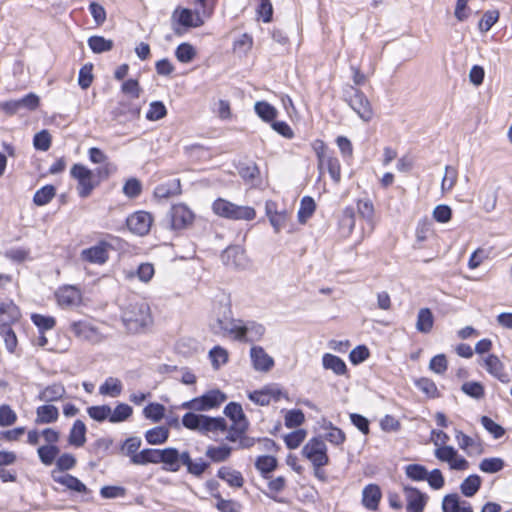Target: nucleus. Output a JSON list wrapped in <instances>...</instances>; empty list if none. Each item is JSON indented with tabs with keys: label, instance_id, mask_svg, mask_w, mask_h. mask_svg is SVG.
Returning a JSON list of instances; mask_svg holds the SVG:
<instances>
[{
	"label": "nucleus",
	"instance_id": "obj_1",
	"mask_svg": "<svg viewBox=\"0 0 512 512\" xmlns=\"http://www.w3.org/2000/svg\"><path fill=\"white\" fill-rule=\"evenodd\" d=\"M242 322L243 320L233 317L230 305L225 304L214 308L209 328L214 335L229 337L238 341L242 335Z\"/></svg>",
	"mask_w": 512,
	"mask_h": 512
},
{
	"label": "nucleus",
	"instance_id": "obj_2",
	"mask_svg": "<svg viewBox=\"0 0 512 512\" xmlns=\"http://www.w3.org/2000/svg\"><path fill=\"white\" fill-rule=\"evenodd\" d=\"M121 317L126 329L132 333H139L153 323L150 306L145 300L129 302Z\"/></svg>",
	"mask_w": 512,
	"mask_h": 512
},
{
	"label": "nucleus",
	"instance_id": "obj_3",
	"mask_svg": "<svg viewBox=\"0 0 512 512\" xmlns=\"http://www.w3.org/2000/svg\"><path fill=\"white\" fill-rule=\"evenodd\" d=\"M212 211L217 216L229 220L251 221L256 217L253 207L237 205L223 198H218L213 202Z\"/></svg>",
	"mask_w": 512,
	"mask_h": 512
},
{
	"label": "nucleus",
	"instance_id": "obj_4",
	"mask_svg": "<svg viewBox=\"0 0 512 512\" xmlns=\"http://www.w3.org/2000/svg\"><path fill=\"white\" fill-rule=\"evenodd\" d=\"M344 100L361 120L364 122L372 120L373 108L367 96L360 89L348 86L344 91Z\"/></svg>",
	"mask_w": 512,
	"mask_h": 512
},
{
	"label": "nucleus",
	"instance_id": "obj_5",
	"mask_svg": "<svg viewBox=\"0 0 512 512\" xmlns=\"http://www.w3.org/2000/svg\"><path fill=\"white\" fill-rule=\"evenodd\" d=\"M224 414L233 422L228 429L226 439L230 442H236L248 429V420L246 419L241 405L236 402L227 404L224 409Z\"/></svg>",
	"mask_w": 512,
	"mask_h": 512
},
{
	"label": "nucleus",
	"instance_id": "obj_6",
	"mask_svg": "<svg viewBox=\"0 0 512 512\" xmlns=\"http://www.w3.org/2000/svg\"><path fill=\"white\" fill-rule=\"evenodd\" d=\"M70 174L78 182L77 191L81 198H87L99 184V180L95 179L94 172L82 164H74Z\"/></svg>",
	"mask_w": 512,
	"mask_h": 512
},
{
	"label": "nucleus",
	"instance_id": "obj_7",
	"mask_svg": "<svg viewBox=\"0 0 512 512\" xmlns=\"http://www.w3.org/2000/svg\"><path fill=\"white\" fill-rule=\"evenodd\" d=\"M226 395L218 389L210 390L200 397L184 402L182 407L194 411H208L226 401Z\"/></svg>",
	"mask_w": 512,
	"mask_h": 512
},
{
	"label": "nucleus",
	"instance_id": "obj_8",
	"mask_svg": "<svg viewBox=\"0 0 512 512\" xmlns=\"http://www.w3.org/2000/svg\"><path fill=\"white\" fill-rule=\"evenodd\" d=\"M302 454L312 462L314 468H321L329 462L326 444L322 439L317 437L310 439L304 445Z\"/></svg>",
	"mask_w": 512,
	"mask_h": 512
},
{
	"label": "nucleus",
	"instance_id": "obj_9",
	"mask_svg": "<svg viewBox=\"0 0 512 512\" xmlns=\"http://www.w3.org/2000/svg\"><path fill=\"white\" fill-rule=\"evenodd\" d=\"M434 456L441 462L448 464L451 470L465 471L469 468V462L450 445H441L434 450Z\"/></svg>",
	"mask_w": 512,
	"mask_h": 512
},
{
	"label": "nucleus",
	"instance_id": "obj_10",
	"mask_svg": "<svg viewBox=\"0 0 512 512\" xmlns=\"http://www.w3.org/2000/svg\"><path fill=\"white\" fill-rule=\"evenodd\" d=\"M193 219L194 214L184 204L173 205L166 216L167 226L173 230L186 228Z\"/></svg>",
	"mask_w": 512,
	"mask_h": 512
},
{
	"label": "nucleus",
	"instance_id": "obj_11",
	"mask_svg": "<svg viewBox=\"0 0 512 512\" xmlns=\"http://www.w3.org/2000/svg\"><path fill=\"white\" fill-rule=\"evenodd\" d=\"M38 106L39 97L34 93H29L20 99L0 103V109L10 116L22 110L34 111Z\"/></svg>",
	"mask_w": 512,
	"mask_h": 512
},
{
	"label": "nucleus",
	"instance_id": "obj_12",
	"mask_svg": "<svg viewBox=\"0 0 512 512\" xmlns=\"http://www.w3.org/2000/svg\"><path fill=\"white\" fill-rule=\"evenodd\" d=\"M249 399L257 405L267 406L271 401H279L282 397H287L278 384H269L255 390L248 395Z\"/></svg>",
	"mask_w": 512,
	"mask_h": 512
},
{
	"label": "nucleus",
	"instance_id": "obj_13",
	"mask_svg": "<svg viewBox=\"0 0 512 512\" xmlns=\"http://www.w3.org/2000/svg\"><path fill=\"white\" fill-rule=\"evenodd\" d=\"M488 374L499 380L501 383L507 384L511 381L510 375L505 370L504 363L495 354H488L482 358L481 364Z\"/></svg>",
	"mask_w": 512,
	"mask_h": 512
},
{
	"label": "nucleus",
	"instance_id": "obj_14",
	"mask_svg": "<svg viewBox=\"0 0 512 512\" xmlns=\"http://www.w3.org/2000/svg\"><path fill=\"white\" fill-rule=\"evenodd\" d=\"M205 19L196 8L194 11L188 8H177L172 14V20L186 28L201 27Z\"/></svg>",
	"mask_w": 512,
	"mask_h": 512
},
{
	"label": "nucleus",
	"instance_id": "obj_15",
	"mask_svg": "<svg viewBox=\"0 0 512 512\" xmlns=\"http://www.w3.org/2000/svg\"><path fill=\"white\" fill-rule=\"evenodd\" d=\"M153 217L149 212L137 211L127 218V227L134 234L146 235L151 228Z\"/></svg>",
	"mask_w": 512,
	"mask_h": 512
},
{
	"label": "nucleus",
	"instance_id": "obj_16",
	"mask_svg": "<svg viewBox=\"0 0 512 512\" xmlns=\"http://www.w3.org/2000/svg\"><path fill=\"white\" fill-rule=\"evenodd\" d=\"M110 245L104 241H100L96 245L84 249L81 251L80 257L83 261L91 263V264H97V265H103L107 262L109 255H108V248Z\"/></svg>",
	"mask_w": 512,
	"mask_h": 512
},
{
	"label": "nucleus",
	"instance_id": "obj_17",
	"mask_svg": "<svg viewBox=\"0 0 512 512\" xmlns=\"http://www.w3.org/2000/svg\"><path fill=\"white\" fill-rule=\"evenodd\" d=\"M403 492L407 512H423L428 500L427 495L410 486H404Z\"/></svg>",
	"mask_w": 512,
	"mask_h": 512
},
{
	"label": "nucleus",
	"instance_id": "obj_18",
	"mask_svg": "<svg viewBox=\"0 0 512 512\" xmlns=\"http://www.w3.org/2000/svg\"><path fill=\"white\" fill-rule=\"evenodd\" d=\"M57 303L62 308L78 306L82 301V294L75 286L67 285L60 287L56 294Z\"/></svg>",
	"mask_w": 512,
	"mask_h": 512
},
{
	"label": "nucleus",
	"instance_id": "obj_19",
	"mask_svg": "<svg viewBox=\"0 0 512 512\" xmlns=\"http://www.w3.org/2000/svg\"><path fill=\"white\" fill-rule=\"evenodd\" d=\"M71 331L82 340L92 343L100 342L103 337L98 328L87 321H77L71 324Z\"/></svg>",
	"mask_w": 512,
	"mask_h": 512
},
{
	"label": "nucleus",
	"instance_id": "obj_20",
	"mask_svg": "<svg viewBox=\"0 0 512 512\" xmlns=\"http://www.w3.org/2000/svg\"><path fill=\"white\" fill-rule=\"evenodd\" d=\"M382 499V491L379 485L370 483L362 490V505L369 511H377Z\"/></svg>",
	"mask_w": 512,
	"mask_h": 512
},
{
	"label": "nucleus",
	"instance_id": "obj_21",
	"mask_svg": "<svg viewBox=\"0 0 512 512\" xmlns=\"http://www.w3.org/2000/svg\"><path fill=\"white\" fill-rule=\"evenodd\" d=\"M221 258L226 266L233 268H243L247 263L244 249L237 245L226 248Z\"/></svg>",
	"mask_w": 512,
	"mask_h": 512
},
{
	"label": "nucleus",
	"instance_id": "obj_22",
	"mask_svg": "<svg viewBox=\"0 0 512 512\" xmlns=\"http://www.w3.org/2000/svg\"><path fill=\"white\" fill-rule=\"evenodd\" d=\"M241 329L242 335L238 339L239 342L259 341L265 333V327L255 321H243Z\"/></svg>",
	"mask_w": 512,
	"mask_h": 512
},
{
	"label": "nucleus",
	"instance_id": "obj_23",
	"mask_svg": "<svg viewBox=\"0 0 512 512\" xmlns=\"http://www.w3.org/2000/svg\"><path fill=\"white\" fill-rule=\"evenodd\" d=\"M250 357L253 367L257 371L268 372L274 366V360L269 356L262 347H252Z\"/></svg>",
	"mask_w": 512,
	"mask_h": 512
},
{
	"label": "nucleus",
	"instance_id": "obj_24",
	"mask_svg": "<svg viewBox=\"0 0 512 512\" xmlns=\"http://www.w3.org/2000/svg\"><path fill=\"white\" fill-rule=\"evenodd\" d=\"M20 316L19 308L12 301H0V327L12 326Z\"/></svg>",
	"mask_w": 512,
	"mask_h": 512
},
{
	"label": "nucleus",
	"instance_id": "obj_25",
	"mask_svg": "<svg viewBox=\"0 0 512 512\" xmlns=\"http://www.w3.org/2000/svg\"><path fill=\"white\" fill-rule=\"evenodd\" d=\"M228 429L226 420L223 417H210L203 415L199 433L201 434H218Z\"/></svg>",
	"mask_w": 512,
	"mask_h": 512
},
{
	"label": "nucleus",
	"instance_id": "obj_26",
	"mask_svg": "<svg viewBox=\"0 0 512 512\" xmlns=\"http://www.w3.org/2000/svg\"><path fill=\"white\" fill-rule=\"evenodd\" d=\"M443 512H473L469 502L461 501L457 494H449L442 501Z\"/></svg>",
	"mask_w": 512,
	"mask_h": 512
},
{
	"label": "nucleus",
	"instance_id": "obj_27",
	"mask_svg": "<svg viewBox=\"0 0 512 512\" xmlns=\"http://www.w3.org/2000/svg\"><path fill=\"white\" fill-rule=\"evenodd\" d=\"M160 463L167 466V469L172 472L179 471L182 464V453H179L175 448L161 449Z\"/></svg>",
	"mask_w": 512,
	"mask_h": 512
},
{
	"label": "nucleus",
	"instance_id": "obj_28",
	"mask_svg": "<svg viewBox=\"0 0 512 512\" xmlns=\"http://www.w3.org/2000/svg\"><path fill=\"white\" fill-rule=\"evenodd\" d=\"M322 366L325 370H331L337 376L346 375L348 371L344 360L331 353H325L322 356Z\"/></svg>",
	"mask_w": 512,
	"mask_h": 512
},
{
	"label": "nucleus",
	"instance_id": "obj_29",
	"mask_svg": "<svg viewBox=\"0 0 512 512\" xmlns=\"http://www.w3.org/2000/svg\"><path fill=\"white\" fill-rule=\"evenodd\" d=\"M182 464L186 466L188 473L196 477H200L209 466L202 458L192 460L188 451L182 452Z\"/></svg>",
	"mask_w": 512,
	"mask_h": 512
},
{
	"label": "nucleus",
	"instance_id": "obj_30",
	"mask_svg": "<svg viewBox=\"0 0 512 512\" xmlns=\"http://www.w3.org/2000/svg\"><path fill=\"white\" fill-rule=\"evenodd\" d=\"M86 425L81 420H76L72 425L68 442L70 445L74 447H82L86 442Z\"/></svg>",
	"mask_w": 512,
	"mask_h": 512
},
{
	"label": "nucleus",
	"instance_id": "obj_31",
	"mask_svg": "<svg viewBox=\"0 0 512 512\" xmlns=\"http://www.w3.org/2000/svg\"><path fill=\"white\" fill-rule=\"evenodd\" d=\"M66 394L65 387L61 383H53L45 387L38 395L43 402H54L62 399Z\"/></svg>",
	"mask_w": 512,
	"mask_h": 512
},
{
	"label": "nucleus",
	"instance_id": "obj_32",
	"mask_svg": "<svg viewBox=\"0 0 512 512\" xmlns=\"http://www.w3.org/2000/svg\"><path fill=\"white\" fill-rule=\"evenodd\" d=\"M434 326V315L429 308H421L417 314L416 329L418 332L428 334Z\"/></svg>",
	"mask_w": 512,
	"mask_h": 512
},
{
	"label": "nucleus",
	"instance_id": "obj_33",
	"mask_svg": "<svg viewBox=\"0 0 512 512\" xmlns=\"http://www.w3.org/2000/svg\"><path fill=\"white\" fill-rule=\"evenodd\" d=\"M59 417V411L54 405H42L36 409L37 424H50L57 421Z\"/></svg>",
	"mask_w": 512,
	"mask_h": 512
},
{
	"label": "nucleus",
	"instance_id": "obj_34",
	"mask_svg": "<svg viewBox=\"0 0 512 512\" xmlns=\"http://www.w3.org/2000/svg\"><path fill=\"white\" fill-rule=\"evenodd\" d=\"M324 169H327L330 177L335 183H339L341 180V166L338 158L331 155L323 162L318 164V170L320 174H323Z\"/></svg>",
	"mask_w": 512,
	"mask_h": 512
},
{
	"label": "nucleus",
	"instance_id": "obj_35",
	"mask_svg": "<svg viewBox=\"0 0 512 512\" xmlns=\"http://www.w3.org/2000/svg\"><path fill=\"white\" fill-rule=\"evenodd\" d=\"M455 439L463 451H465L468 455H471L473 452H479L480 443L478 439L472 438L460 430L455 431Z\"/></svg>",
	"mask_w": 512,
	"mask_h": 512
},
{
	"label": "nucleus",
	"instance_id": "obj_36",
	"mask_svg": "<svg viewBox=\"0 0 512 512\" xmlns=\"http://www.w3.org/2000/svg\"><path fill=\"white\" fill-rule=\"evenodd\" d=\"M217 476L227 482V484L231 487L240 488L244 484L242 474L239 471L233 470L229 467H221L217 472Z\"/></svg>",
	"mask_w": 512,
	"mask_h": 512
},
{
	"label": "nucleus",
	"instance_id": "obj_37",
	"mask_svg": "<svg viewBox=\"0 0 512 512\" xmlns=\"http://www.w3.org/2000/svg\"><path fill=\"white\" fill-rule=\"evenodd\" d=\"M161 449H144L133 455L131 462L135 465H146L148 463H160Z\"/></svg>",
	"mask_w": 512,
	"mask_h": 512
},
{
	"label": "nucleus",
	"instance_id": "obj_38",
	"mask_svg": "<svg viewBox=\"0 0 512 512\" xmlns=\"http://www.w3.org/2000/svg\"><path fill=\"white\" fill-rule=\"evenodd\" d=\"M123 390L121 381L115 377H108L99 387V393L103 396L118 397Z\"/></svg>",
	"mask_w": 512,
	"mask_h": 512
},
{
	"label": "nucleus",
	"instance_id": "obj_39",
	"mask_svg": "<svg viewBox=\"0 0 512 512\" xmlns=\"http://www.w3.org/2000/svg\"><path fill=\"white\" fill-rule=\"evenodd\" d=\"M169 437V429L164 426H157L145 432V439L151 445L163 444Z\"/></svg>",
	"mask_w": 512,
	"mask_h": 512
},
{
	"label": "nucleus",
	"instance_id": "obj_40",
	"mask_svg": "<svg viewBox=\"0 0 512 512\" xmlns=\"http://www.w3.org/2000/svg\"><path fill=\"white\" fill-rule=\"evenodd\" d=\"M59 452L60 450L56 445H43L37 450L39 459L45 466L52 465Z\"/></svg>",
	"mask_w": 512,
	"mask_h": 512
},
{
	"label": "nucleus",
	"instance_id": "obj_41",
	"mask_svg": "<svg viewBox=\"0 0 512 512\" xmlns=\"http://www.w3.org/2000/svg\"><path fill=\"white\" fill-rule=\"evenodd\" d=\"M88 46L94 53H103L112 50L114 43L112 40L105 39L102 36H91L88 39Z\"/></svg>",
	"mask_w": 512,
	"mask_h": 512
},
{
	"label": "nucleus",
	"instance_id": "obj_42",
	"mask_svg": "<svg viewBox=\"0 0 512 512\" xmlns=\"http://www.w3.org/2000/svg\"><path fill=\"white\" fill-rule=\"evenodd\" d=\"M255 467L264 478H267V474L274 471L277 467V460L273 456L263 455L259 456L255 462Z\"/></svg>",
	"mask_w": 512,
	"mask_h": 512
},
{
	"label": "nucleus",
	"instance_id": "obj_43",
	"mask_svg": "<svg viewBox=\"0 0 512 512\" xmlns=\"http://www.w3.org/2000/svg\"><path fill=\"white\" fill-rule=\"evenodd\" d=\"M256 114L266 122L274 120L277 116V110L274 106L265 101H258L254 106Z\"/></svg>",
	"mask_w": 512,
	"mask_h": 512
},
{
	"label": "nucleus",
	"instance_id": "obj_44",
	"mask_svg": "<svg viewBox=\"0 0 512 512\" xmlns=\"http://www.w3.org/2000/svg\"><path fill=\"white\" fill-rule=\"evenodd\" d=\"M481 486V478L478 475L468 476L460 485V490L466 497L474 496Z\"/></svg>",
	"mask_w": 512,
	"mask_h": 512
},
{
	"label": "nucleus",
	"instance_id": "obj_45",
	"mask_svg": "<svg viewBox=\"0 0 512 512\" xmlns=\"http://www.w3.org/2000/svg\"><path fill=\"white\" fill-rule=\"evenodd\" d=\"M55 194V187L53 185H46L35 192L33 202L37 206H44L54 198Z\"/></svg>",
	"mask_w": 512,
	"mask_h": 512
},
{
	"label": "nucleus",
	"instance_id": "obj_46",
	"mask_svg": "<svg viewBox=\"0 0 512 512\" xmlns=\"http://www.w3.org/2000/svg\"><path fill=\"white\" fill-rule=\"evenodd\" d=\"M133 413V409L126 403H119L114 410L111 409L109 422L120 423L127 420Z\"/></svg>",
	"mask_w": 512,
	"mask_h": 512
},
{
	"label": "nucleus",
	"instance_id": "obj_47",
	"mask_svg": "<svg viewBox=\"0 0 512 512\" xmlns=\"http://www.w3.org/2000/svg\"><path fill=\"white\" fill-rule=\"evenodd\" d=\"M231 447L227 445L222 446H209L206 450V456L213 462H223L227 460L231 455Z\"/></svg>",
	"mask_w": 512,
	"mask_h": 512
},
{
	"label": "nucleus",
	"instance_id": "obj_48",
	"mask_svg": "<svg viewBox=\"0 0 512 512\" xmlns=\"http://www.w3.org/2000/svg\"><path fill=\"white\" fill-rule=\"evenodd\" d=\"M55 480L70 490H73V491H76L79 493L87 492L86 485L84 483H82L78 478H76L70 474L63 475L61 477L56 478Z\"/></svg>",
	"mask_w": 512,
	"mask_h": 512
},
{
	"label": "nucleus",
	"instance_id": "obj_49",
	"mask_svg": "<svg viewBox=\"0 0 512 512\" xmlns=\"http://www.w3.org/2000/svg\"><path fill=\"white\" fill-rule=\"evenodd\" d=\"M458 179V171L455 167L447 165L441 183V190L443 193L451 191Z\"/></svg>",
	"mask_w": 512,
	"mask_h": 512
},
{
	"label": "nucleus",
	"instance_id": "obj_50",
	"mask_svg": "<svg viewBox=\"0 0 512 512\" xmlns=\"http://www.w3.org/2000/svg\"><path fill=\"white\" fill-rule=\"evenodd\" d=\"M461 390L463 393L476 400L482 399L485 395L484 386L480 382L476 381L463 383Z\"/></svg>",
	"mask_w": 512,
	"mask_h": 512
},
{
	"label": "nucleus",
	"instance_id": "obj_51",
	"mask_svg": "<svg viewBox=\"0 0 512 512\" xmlns=\"http://www.w3.org/2000/svg\"><path fill=\"white\" fill-rule=\"evenodd\" d=\"M177 60L181 63H189L196 56L195 48L189 43H181L175 51Z\"/></svg>",
	"mask_w": 512,
	"mask_h": 512
},
{
	"label": "nucleus",
	"instance_id": "obj_52",
	"mask_svg": "<svg viewBox=\"0 0 512 512\" xmlns=\"http://www.w3.org/2000/svg\"><path fill=\"white\" fill-rule=\"evenodd\" d=\"M316 208L315 201L309 196L302 198L300 208L298 210V218L300 222H305L306 219L310 218Z\"/></svg>",
	"mask_w": 512,
	"mask_h": 512
},
{
	"label": "nucleus",
	"instance_id": "obj_53",
	"mask_svg": "<svg viewBox=\"0 0 512 512\" xmlns=\"http://www.w3.org/2000/svg\"><path fill=\"white\" fill-rule=\"evenodd\" d=\"M415 386L430 398H436L439 396L436 384L429 378L422 377L417 379L415 381Z\"/></svg>",
	"mask_w": 512,
	"mask_h": 512
},
{
	"label": "nucleus",
	"instance_id": "obj_54",
	"mask_svg": "<svg viewBox=\"0 0 512 512\" xmlns=\"http://www.w3.org/2000/svg\"><path fill=\"white\" fill-rule=\"evenodd\" d=\"M121 92L128 98L134 100L140 97L142 88L140 87L138 80L128 79L122 83Z\"/></svg>",
	"mask_w": 512,
	"mask_h": 512
},
{
	"label": "nucleus",
	"instance_id": "obj_55",
	"mask_svg": "<svg viewBox=\"0 0 512 512\" xmlns=\"http://www.w3.org/2000/svg\"><path fill=\"white\" fill-rule=\"evenodd\" d=\"M503 467L504 461L498 457L485 458L479 464L480 470L485 473H497L501 471Z\"/></svg>",
	"mask_w": 512,
	"mask_h": 512
},
{
	"label": "nucleus",
	"instance_id": "obj_56",
	"mask_svg": "<svg viewBox=\"0 0 512 512\" xmlns=\"http://www.w3.org/2000/svg\"><path fill=\"white\" fill-rule=\"evenodd\" d=\"M164 413L165 407L159 403H150L143 409L145 418L153 422H159L164 417Z\"/></svg>",
	"mask_w": 512,
	"mask_h": 512
},
{
	"label": "nucleus",
	"instance_id": "obj_57",
	"mask_svg": "<svg viewBox=\"0 0 512 512\" xmlns=\"http://www.w3.org/2000/svg\"><path fill=\"white\" fill-rule=\"evenodd\" d=\"M167 114V109L163 102L161 101H154L151 102L149 105V109L146 113V118L149 121H157L162 118H164Z\"/></svg>",
	"mask_w": 512,
	"mask_h": 512
},
{
	"label": "nucleus",
	"instance_id": "obj_58",
	"mask_svg": "<svg viewBox=\"0 0 512 512\" xmlns=\"http://www.w3.org/2000/svg\"><path fill=\"white\" fill-rule=\"evenodd\" d=\"M31 320L37 326L39 332L52 330L56 324V321L53 317L44 316L41 314H32Z\"/></svg>",
	"mask_w": 512,
	"mask_h": 512
},
{
	"label": "nucleus",
	"instance_id": "obj_59",
	"mask_svg": "<svg viewBox=\"0 0 512 512\" xmlns=\"http://www.w3.org/2000/svg\"><path fill=\"white\" fill-rule=\"evenodd\" d=\"M88 415L95 421L109 420L111 407L108 405L91 406L87 409Z\"/></svg>",
	"mask_w": 512,
	"mask_h": 512
},
{
	"label": "nucleus",
	"instance_id": "obj_60",
	"mask_svg": "<svg viewBox=\"0 0 512 512\" xmlns=\"http://www.w3.org/2000/svg\"><path fill=\"white\" fill-rule=\"evenodd\" d=\"M179 187L180 181L173 180L171 183L158 185L154 190V194L158 198H168L171 195L176 194Z\"/></svg>",
	"mask_w": 512,
	"mask_h": 512
},
{
	"label": "nucleus",
	"instance_id": "obj_61",
	"mask_svg": "<svg viewBox=\"0 0 512 512\" xmlns=\"http://www.w3.org/2000/svg\"><path fill=\"white\" fill-rule=\"evenodd\" d=\"M18 416L16 412L7 404L0 406V426L8 427L16 423Z\"/></svg>",
	"mask_w": 512,
	"mask_h": 512
},
{
	"label": "nucleus",
	"instance_id": "obj_62",
	"mask_svg": "<svg viewBox=\"0 0 512 512\" xmlns=\"http://www.w3.org/2000/svg\"><path fill=\"white\" fill-rule=\"evenodd\" d=\"M212 365L215 369H218L221 365L228 361V352L221 346H215L209 352Z\"/></svg>",
	"mask_w": 512,
	"mask_h": 512
},
{
	"label": "nucleus",
	"instance_id": "obj_63",
	"mask_svg": "<svg viewBox=\"0 0 512 512\" xmlns=\"http://www.w3.org/2000/svg\"><path fill=\"white\" fill-rule=\"evenodd\" d=\"M306 431L304 429L295 430L284 437V442L289 449H296L306 438Z\"/></svg>",
	"mask_w": 512,
	"mask_h": 512
},
{
	"label": "nucleus",
	"instance_id": "obj_64",
	"mask_svg": "<svg viewBox=\"0 0 512 512\" xmlns=\"http://www.w3.org/2000/svg\"><path fill=\"white\" fill-rule=\"evenodd\" d=\"M499 12L497 10L486 11L479 21L478 27L481 32L489 31L492 26L498 21Z\"/></svg>",
	"mask_w": 512,
	"mask_h": 512
}]
</instances>
